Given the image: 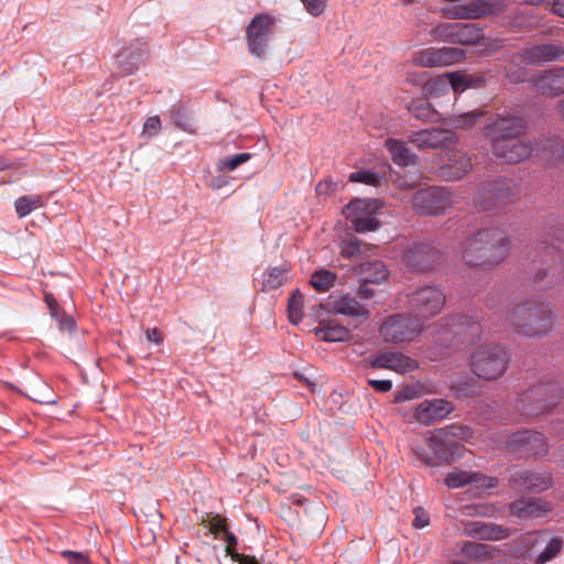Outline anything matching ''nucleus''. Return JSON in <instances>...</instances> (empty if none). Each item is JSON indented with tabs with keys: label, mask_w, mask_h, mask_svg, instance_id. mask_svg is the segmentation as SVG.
<instances>
[{
	"label": "nucleus",
	"mask_w": 564,
	"mask_h": 564,
	"mask_svg": "<svg viewBox=\"0 0 564 564\" xmlns=\"http://www.w3.org/2000/svg\"><path fill=\"white\" fill-rule=\"evenodd\" d=\"M511 240L499 228H485L468 237L463 245L462 254L469 267H494L509 254Z\"/></svg>",
	"instance_id": "obj_1"
},
{
	"label": "nucleus",
	"mask_w": 564,
	"mask_h": 564,
	"mask_svg": "<svg viewBox=\"0 0 564 564\" xmlns=\"http://www.w3.org/2000/svg\"><path fill=\"white\" fill-rule=\"evenodd\" d=\"M507 319L518 334L527 337L546 335L554 325L551 304L535 299L519 302L508 313Z\"/></svg>",
	"instance_id": "obj_2"
},
{
	"label": "nucleus",
	"mask_w": 564,
	"mask_h": 564,
	"mask_svg": "<svg viewBox=\"0 0 564 564\" xmlns=\"http://www.w3.org/2000/svg\"><path fill=\"white\" fill-rule=\"evenodd\" d=\"M492 147L494 154L507 163H519L534 154L550 164L564 165V140L547 139L535 142L512 140L498 142Z\"/></svg>",
	"instance_id": "obj_3"
},
{
	"label": "nucleus",
	"mask_w": 564,
	"mask_h": 564,
	"mask_svg": "<svg viewBox=\"0 0 564 564\" xmlns=\"http://www.w3.org/2000/svg\"><path fill=\"white\" fill-rule=\"evenodd\" d=\"M509 362L510 355L501 345L480 346L470 356L473 373L484 380H496L501 377Z\"/></svg>",
	"instance_id": "obj_4"
},
{
	"label": "nucleus",
	"mask_w": 564,
	"mask_h": 564,
	"mask_svg": "<svg viewBox=\"0 0 564 564\" xmlns=\"http://www.w3.org/2000/svg\"><path fill=\"white\" fill-rule=\"evenodd\" d=\"M563 388L557 381L540 382L528 389L520 398L519 406L529 416L551 411L563 398Z\"/></svg>",
	"instance_id": "obj_5"
},
{
	"label": "nucleus",
	"mask_w": 564,
	"mask_h": 564,
	"mask_svg": "<svg viewBox=\"0 0 564 564\" xmlns=\"http://www.w3.org/2000/svg\"><path fill=\"white\" fill-rule=\"evenodd\" d=\"M406 299L410 313L423 325L440 314L446 302L444 291L436 285L416 288L406 295Z\"/></svg>",
	"instance_id": "obj_6"
},
{
	"label": "nucleus",
	"mask_w": 564,
	"mask_h": 564,
	"mask_svg": "<svg viewBox=\"0 0 564 564\" xmlns=\"http://www.w3.org/2000/svg\"><path fill=\"white\" fill-rule=\"evenodd\" d=\"M519 194L517 184L508 178H498L484 183L475 194V205L491 210L512 203Z\"/></svg>",
	"instance_id": "obj_7"
},
{
	"label": "nucleus",
	"mask_w": 564,
	"mask_h": 564,
	"mask_svg": "<svg viewBox=\"0 0 564 564\" xmlns=\"http://www.w3.org/2000/svg\"><path fill=\"white\" fill-rule=\"evenodd\" d=\"M424 326L412 314H394L386 318L380 327V335L388 343H404L417 336Z\"/></svg>",
	"instance_id": "obj_8"
},
{
	"label": "nucleus",
	"mask_w": 564,
	"mask_h": 564,
	"mask_svg": "<svg viewBox=\"0 0 564 564\" xmlns=\"http://www.w3.org/2000/svg\"><path fill=\"white\" fill-rule=\"evenodd\" d=\"M275 20L273 17L257 14L246 29L248 51L251 55L263 58L269 50Z\"/></svg>",
	"instance_id": "obj_9"
},
{
	"label": "nucleus",
	"mask_w": 564,
	"mask_h": 564,
	"mask_svg": "<svg viewBox=\"0 0 564 564\" xmlns=\"http://www.w3.org/2000/svg\"><path fill=\"white\" fill-rule=\"evenodd\" d=\"M536 252L533 262H536L539 267L533 275V282H545L546 285H551L557 280L561 272L564 260L563 252L554 245H539Z\"/></svg>",
	"instance_id": "obj_10"
},
{
	"label": "nucleus",
	"mask_w": 564,
	"mask_h": 564,
	"mask_svg": "<svg viewBox=\"0 0 564 564\" xmlns=\"http://www.w3.org/2000/svg\"><path fill=\"white\" fill-rule=\"evenodd\" d=\"M455 203L452 193L445 187H429L417 191L412 198L413 209L420 215L443 214Z\"/></svg>",
	"instance_id": "obj_11"
},
{
	"label": "nucleus",
	"mask_w": 564,
	"mask_h": 564,
	"mask_svg": "<svg viewBox=\"0 0 564 564\" xmlns=\"http://www.w3.org/2000/svg\"><path fill=\"white\" fill-rule=\"evenodd\" d=\"M431 33L438 41L459 44H475L484 37L476 24L460 22L438 24Z\"/></svg>",
	"instance_id": "obj_12"
},
{
	"label": "nucleus",
	"mask_w": 564,
	"mask_h": 564,
	"mask_svg": "<svg viewBox=\"0 0 564 564\" xmlns=\"http://www.w3.org/2000/svg\"><path fill=\"white\" fill-rule=\"evenodd\" d=\"M525 120L517 116L498 117L485 128L486 137L491 145L498 142L512 141L522 135L525 131Z\"/></svg>",
	"instance_id": "obj_13"
},
{
	"label": "nucleus",
	"mask_w": 564,
	"mask_h": 564,
	"mask_svg": "<svg viewBox=\"0 0 564 564\" xmlns=\"http://www.w3.org/2000/svg\"><path fill=\"white\" fill-rule=\"evenodd\" d=\"M507 447L520 457L542 455L547 452L545 437L535 431H520L511 434Z\"/></svg>",
	"instance_id": "obj_14"
},
{
	"label": "nucleus",
	"mask_w": 564,
	"mask_h": 564,
	"mask_svg": "<svg viewBox=\"0 0 564 564\" xmlns=\"http://www.w3.org/2000/svg\"><path fill=\"white\" fill-rule=\"evenodd\" d=\"M464 57V51L458 47H427L414 53L412 62L420 67H438L456 64Z\"/></svg>",
	"instance_id": "obj_15"
},
{
	"label": "nucleus",
	"mask_w": 564,
	"mask_h": 564,
	"mask_svg": "<svg viewBox=\"0 0 564 564\" xmlns=\"http://www.w3.org/2000/svg\"><path fill=\"white\" fill-rule=\"evenodd\" d=\"M440 259V250L430 243H413L402 256V261L408 268L420 272L433 269Z\"/></svg>",
	"instance_id": "obj_16"
},
{
	"label": "nucleus",
	"mask_w": 564,
	"mask_h": 564,
	"mask_svg": "<svg viewBox=\"0 0 564 564\" xmlns=\"http://www.w3.org/2000/svg\"><path fill=\"white\" fill-rule=\"evenodd\" d=\"M518 56L528 65H539L549 62H556L564 58V45L561 43H542L524 46Z\"/></svg>",
	"instance_id": "obj_17"
},
{
	"label": "nucleus",
	"mask_w": 564,
	"mask_h": 564,
	"mask_svg": "<svg viewBox=\"0 0 564 564\" xmlns=\"http://www.w3.org/2000/svg\"><path fill=\"white\" fill-rule=\"evenodd\" d=\"M481 325L467 316H457L454 322L444 330V335H451L449 343L444 344L447 347H456L458 344H473L480 337Z\"/></svg>",
	"instance_id": "obj_18"
},
{
	"label": "nucleus",
	"mask_w": 564,
	"mask_h": 564,
	"mask_svg": "<svg viewBox=\"0 0 564 564\" xmlns=\"http://www.w3.org/2000/svg\"><path fill=\"white\" fill-rule=\"evenodd\" d=\"M408 139L409 142L421 150L449 148L457 141L454 132L443 129L415 131L412 132Z\"/></svg>",
	"instance_id": "obj_19"
},
{
	"label": "nucleus",
	"mask_w": 564,
	"mask_h": 564,
	"mask_svg": "<svg viewBox=\"0 0 564 564\" xmlns=\"http://www.w3.org/2000/svg\"><path fill=\"white\" fill-rule=\"evenodd\" d=\"M318 310L358 318L360 322H365L370 315L369 311L349 294L332 299L328 302L321 304Z\"/></svg>",
	"instance_id": "obj_20"
},
{
	"label": "nucleus",
	"mask_w": 564,
	"mask_h": 564,
	"mask_svg": "<svg viewBox=\"0 0 564 564\" xmlns=\"http://www.w3.org/2000/svg\"><path fill=\"white\" fill-rule=\"evenodd\" d=\"M369 209L370 204L362 199H356L346 206V217L357 232H369L379 228L380 223L369 213Z\"/></svg>",
	"instance_id": "obj_21"
},
{
	"label": "nucleus",
	"mask_w": 564,
	"mask_h": 564,
	"mask_svg": "<svg viewBox=\"0 0 564 564\" xmlns=\"http://www.w3.org/2000/svg\"><path fill=\"white\" fill-rule=\"evenodd\" d=\"M370 367L376 369H388L398 373L414 371L419 364L411 357L395 351H386L367 360Z\"/></svg>",
	"instance_id": "obj_22"
},
{
	"label": "nucleus",
	"mask_w": 564,
	"mask_h": 564,
	"mask_svg": "<svg viewBox=\"0 0 564 564\" xmlns=\"http://www.w3.org/2000/svg\"><path fill=\"white\" fill-rule=\"evenodd\" d=\"M510 482L519 491L541 492L551 487L552 477L545 473L518 469L512 474Z\"/></svg>",
	"instance_id": "obj_23"
},
{
	"label": "nucleus",
	"mask_w": 564,
	"mask_h": 564,
	"mask_svg": "<svg viewBox=\"0 0 564 564\" xmlns=\"http://www.w3.org/2000/svg\"><path fill=\"white\" fill-rule=\"evenodd\" d=\"M445 484L448 488H460L466 485H475L478 489H491L498 486V479L481 473H471L454 469L447 474Z\"/></svg>",
	"instance_id": "obj_24"
},
{
	"label": "nucleus",
	"mask_w": 564,
	"mask_h": 564,
	"mask_svg": "<svg viewBox=\"0 0 564 564\" xmlns=\"http://www.w3.org/2000/svg\"><path fill=\"white\" fill-rule=\"evenodd\" d=\"M454 411L453 404L444 399L424 400L416 408L414 417L417 422L429 425L445 419Z\"/></svg>",
	"instance_id": "obj_25"
},
{
	"label": "nucleus",
	"mask_w": 564,
	"mask_h": 564,
	"mask_svg": "<svg viewBox=\"0 0 564 564\" xmlns=\"http://www.w3.org/2000/svg\"><path fill=\"white\" fill-rule=\"evenodd\" d=\"M426 443L434 456L446 464H451L463 456V446L459 443H451L445 434L438 431H435L426 440Z\"/></svg>",
	"instance_id": "obj_26"
},
{
	"label": "nucleus",
	"mask_w": 564,
	"mask_h": 564,
	"mask_svg": "<svg viewBox=\"0 0 564 564\" xmlns=\"http://www.w3.org/2000/svg\"><path fill=\"white\" fill-rule=\"evenodd\" d=\"M534 88L544 96L555 97L564 93V67L544 70L533 79Z\"/></svg>",
	"instance_id": "obj_27"
},
{
	"label": "nucleus",
	"mask_w": 564,
	"mask_h": 564,
	"mask_svg": "<svg viewBox=\"0 0 564 564\" xmlns=\"http://www.w3.org/2000/svg\"><path fill=\"white\" fill-rule=\"evenodd\" d=\"M532 547L544 546L543 550L538 554L535 564H545L546 562L556 557L564 545V542L558 536L551 535L547 531H541L530 538Z\"/></svg>",
	"instance_id": "obj_28"
},
{
	"label": "nucleus",
	"mask_w": 564,
	"mask_h": 564,
	"mask_svg": "<svg viewBox=\"0 0 564 564\" xmlns=\"http://www.w3.org/2000/svg\"><path fill=\"white\" fill-rule=\"evenodd\" d=\"M470 158L462 151H453L447 154L446 162L441 166V174L448 181H456L465 176L471 170Z\"/></svg>",
	"instance_id": "obj_29"
},
{
	"label": "nucleus",
	"mask_w": 564,
	"mask_h": 564,
	"mask_svg": "<svg viewBox=\"0 0 564 564\" xmlns=\"http://www.w3.org/2000/svg\"><path fill=\"white\" fill-rule=\"evenodd\" d=\"M550 510V505L538 498H522L510 505V512L522 519L539 518Z\"/></svg>",
	"instance_id": "obj_30"
},
{
	"label": "nucleus",
	"mask_w": 564,
	"mask_h": 564,
	"mask_svg": "<svg viewBox=\"0 0 564 564\" xmlns=\"http://www.w3.org/2000/svg\"><path fill=\"white\" fill-rule=\"evenodd\" d=\"M316 318L319 321V326L314 329L315 335L324 341L336 343L346 341L351 337L350 330L347 327L334 324L333 322H325L321 318L319 310L317 308Z\"/></svg>",
	"instance_id": "obj_31"
},
{
	"label": "nucleus",
	"mask_w": 564,
	"mask_h": 564,
	"mask_svg": "<svg viewBox=\"0 0 564 564\" xmlns=\"http://www.w3.org/2000/svg\"><path fill=\"white\" fill-rule=\"evenodd\" d=\"M147 52L145 44L138 43L135 48L129 47L118 54V65L123 75L132 74Z\"/></svg>",
	"instance_id": "obj_32"
},
{
	"label": "nucleus",
	"mask_w": 564,
	"mask_h": 564,
	"mask_svg": "<svg viewBox=\"0 0 564 564\" xmlns=\"http://www.w3.org/2000/svg\"><path fill=\"white\" fill-rule=\"evenodd\" d=\"M386 148L391 154L392 161L400 166L414 165L416 155L411 152L405 142L389 138L384 142Z\"/></svg>",
	"instance_id": "obj_33"
},
{
	"label": "nucleus",
	"mask_w": 564,
	"mask_h": 564,
	"mask_svg": "<svg viewBox=\"0 0 564 564\" xmlns=\"http://www.w3.org/2000/svg\"><path fill=\"white\" fill-rule=\"evenodd\" d=\"M360 274L362 281L372 284H380L387 280L389 271L381 261L367 262L361 265Z\"/></svg>",
	"instance_id": "obj_34"
},
{
	"label": "nucleus",
	"mask_w": 564,
	"mask_h": 564,
	"mask_svg": "<svg viewBox=\"0 0 564 564\" xmlns=\"http://www.w3.org/2000/svg\"><path fill=\"white\" fill-rule=\"evenodd\" d=\"M286 267H275L269 269L263 276V283L261 290L263 292H270L281 288L288 280Z\"/></svg>",
	"instance_id": "obj_35"
},
{
	"label": "nucleus",
	"mask_w": 564,
	"mask_h": 564,
	"mask_svg": "<svg viewBox=\"0 0 564 564\" xmlns=\"http://www.w3.org/2000/svg\"><path fill=\"white\" fill-rule=\"evenodd\" d=\"M170 117L178 128L189 133H195L194 119L183 105H173L170 109Z\"/></svg>",
	"instance_id": "obj_36"
},
{
	"label": "nucleus",
	"mask_w": 564,
	"mask_h": 564,
	"mask_svg": "<svg viewBox=\"0 0 564 564\" xmlns=\"http://www.w3.org/2000/svg\"><path fill=\"white\" fill-rule=\"evenodd\" d=\"M408 110L417 119L422 121L434 122L437 121L438 113L434 110L432 105L425 100H412L408 105Z\"/></svg>",
	"instance_id": "obj_37"
},
{
	"label": "nucleus",
	"mask_w": 564,
	"mask_h": 564,
	"mask_svg": "<svg viewBox=\"0 0 564 564\" xmlns=\"http://www.w3.org/2000/svg\"><path fill=\"white\" fill-rule=\"evenodd\" d=\"M43 205L44 202L40 195L21 196L14 202L15 212L20 218L28 216Z\"/></svg>",
	"instance_id": "obj_38"
},
{
	"label": "nucleus",
	"mask_w": 564,
	"mask_h": 564,
	"mask_svg": "<svg viewBox=\"0 0 564 564\" xmlns=\"http://www.w3.org/2000/svg\"><path fill=\"white\" fill-rule=\"evenodd\" d=\"M482 115L484 111L481 110H471L459 115H453L447 119V123L456 129H468L474 127Z\"/></svg>",
	"instance_id": "obj_39"
},
{
	"label": "nucleus",
	"mask_w": 564,
	"mask_h": 564,
	"mask_svg": "<svg viewBox=\"0 0 564 564\" xmlns=\"http://www.w3.org/2000/svg\"><path fill=\"white\" fill-rule=\"evenodd\" d=\"M304 296L296 290L290 297L288 304L289 319L292 324H299L303 319Z\"/></svg>",
	"instance_id": "obj_40"
},
{
	"label": "nucleus",
	"mask_w": 564,
	"mask_h": 564,
	"mask_svg": "<svg viewBox=\"0 0 564 564\" xmlns=\"http://www.w3.org/2000/svg\"><path fill=\"white\" fill-rule=\"evenodd\" d=\"M335 280V273L329 270H319L312 274L311 285L319 292H326L330 286H333Z\"/></svg>",
	"instance_id": "obj_41"
},
{
	"label": "nucleus",
	"mask_w": 564,
	"mask_h": 564,
	"mask_svg": "<svg viewBox=\"0 0 564 564\" xmlns=\"http://www.w3.org/2000/svg\"><path fill=\"white\" fill-rule=\"evenodd\" d=\"M437 431L440 433H444L445 437L448 438L451 443H459V441H466L473 435L471 430L465 425H449Z\"/></svg>",
	"instance_id": "obj_42"
},
{
	"label": "nucleus",
	"mask_w": 564,
	"mask_h": 564,
	"mask_svg": "<svg viewBox=\"0 0 564 564\" xmlns=\"http://www.w3.org/2000/svg\"><path fill=\"white\" fill-rule=\"evenodd\" d=\"M250 158H251V154L247 153V152L239 153V154H236L232 156L224 158L217 163V170L219 172H231V171L236 170L238 166H240L241 164L248 162L250 160Z\"/></svg>",
	"instance_id": "obj_43"
},
{
	"label": "nucleus",
	"mask_w": 564,
	"mask_h": 564,
	"mask_svg": "<svg viewBox=\"0 0 564 564\" xmlns=\"http://www.w3.org/2000/svg\"><path fill=\"white\" fill-rule=\"evenodd\" d=\"M487 546L485 544L475 542H464L460 549V554L469 561H478L487 555Z\"/></svg>",
	"instance_id": "obj_44"
},
{
	"label": "nucleus",
	"mask_w": 564,
	"mask_h": 564,
	"mask_svg": "<svg viewBox=\"0 0 564 564\" xmlns=\"http://www.w3.org/2000/svg\"><path fill=\"white\" fill-rule=\"evenodd\" d=\"M476 533V538L481 540H499L506 538L508 535V530L500 525L485 524L482 523V528L480 531H474Z\"/></svg>",
	"instance_id": "obj_45"
},
{
	"label": "nucleus",
	"mask_w": 564,
	"mask_h": 564,
	"mask_svg": "<svg viewBox=\"0 0 564 564\" xmlns=\"http://www.w3.org/2000/svg\"><path fill=\"white\" fill-rule=\"evenodd\" d=\"M447 90V79L446 77H436L432 78L424 83L423 85V94L426 97H436L442 95Z\"/></svg>",
	"instance_id": "obj_46"
},
{
	"label": "nucleus",
	"mask_w": 564,
	"mask_h": 564,
	"mask_svg": "<svg viewBox=\"0 0 564 564\" xmlns=\"http://www.w3.org/2000/svg\"><path fill=\"white\" fill-rule=\"evenodd\" d=\"M361 252V241L355 236H348L340 243V253L346 258H352Z\"/></svg>",
	"instance_id": "obj_47"
},
{
	"label": "nucleus",
	"mask_w": 564,
	"mask_h": 564,
	"mask_svg": "<svg viewBox=\"0 0 564 564\" xmlns=\"http://www.w3.org/2000/svg\"><path fill=\"white\" fill-rule=\"evenodd\" d=\"M447 85L449 84L454 91H464L467 89V73H451L446 76Z\"/></svg>",
	"instance_id": "obj_48"
},
{
	"label": "nucleus",
	"mask_w": 564,
	"mask_h": 564,
	"mask_svg": "<svg viewBox=\"0 0 564 564\" xmlns=\"http://www.w3.org/2000/svg\"><path fill=\"white\" fill-rule=\"evenodd\" d=\"M531 18L525 11H517L509 19V25L518 29H533L534 24L529 22L528 19Z\"/></svg>",
	"instance_id": "obj_49"
},
{
	"label": "nucleus",
	"mask_w": 564,
	"mask_h": 564,
	"mask_svg": "<svg viewBox=\"0 0 564 564\" xmlns=\"http://www.w3.org/2000/svg\"><path fill=\"white\" fill-rule=\"evenodd\" d=\"M301 2L310 14L318 17L325 11L327 0H301Z\"/></svg>",
	"instance_id": "obj_50"
},
{
	"label": "nucleus",
	"mask_w": 564,
	"mask_h": 564,
	"mask_svg": "<svg viewBox=\"0 0 564 564\" xmlns=\"http://www.w3.org/2000/svg\"><path fill=\"white\" fill-rule=\"evenodd\" d=\"M350 182H359L368 185H375L378 182V176L375 173L358 171L349 175Z\"/></svg>",
	"instance_id": "obj_51"
},
{
	"label": "nucleus",
	"mask_w": 564,
	"mask_h": 564,
	"mask_svg": "<svg viewBox=\"0 0 564 564\" xmlns=\"http://www.w3.org/2000/svg\"><path fill=\"white\" fill-rule=\"evenodd\" d=\"M61 555L67 560L68 564H90L88 556L80 552L65 550Z\"/></svg>",
	"instance_id": "obj_52"
},
{
	"label": "nucleus",
	"mask_w": 564,
	"mask_h": 564,
	"mask_svg": "<svg viewBox=\"0 0 564 564\" xmlns=\"http://www.w3.org/2000/svg\"><path fill=\"white\" fill-rule=\"evenodd\" d=\"M209 531L214 535H219V534L224 535L226 533V531H228L226 520L224 518H221L219 514L214 516L209 520Z\"/></svg>",
	"instance_id": "obj_53"
},
{
	"label": "nucleus",
	"mask_w": 564,
	"mask_h": 564,
	"mask_svg": "<svg viewBox=\"0 0 564 564\" xmlns=\"http://www.w3.org/2000/svg\"><path fill=\"white\" fill-rule=\"evenodd\" d=\"M161 130V120L158 116L149 117L143 126V133L150 137L156 135Z\"/></svg>",
	"instance_id": "obj_54"
},
{
	"label": "nucleus",
	"mask_w": 564,
	"mask_h": 564,
	"mask_svg": "<svg viewBox=\"0 0 564 564\" xmlns=\"http://www.w3.org/2000/svg\"><path fill=\"white\" fill-rule=\"evenodd\" d=\"M414 520H413V527L422 529L430 523V517L429 513L421 507H417L414 509Z\"/></svg>",
	"instance_id": "obj_55"
},
{
	"label": "nucleus",
	"mask_w": 564,
	"mask_h": 564,
	"mask_svg": "<svg viewBox=\"0 0 564 564\" xmlns=\"http://www.w3.org/2000/svg\"><path fill=\"white\" fill-rule=\"evenodd\" d=\"M368 384L378 392H388L392 388V381L386 380V379L384 380L369 379Z\"/></svg>",
	"instance_id": "obj_56"
},
{
	"label": "nucleus",
	"mask_w": 564,
	"mask_h": 564,
	"mask_svg": "<svg viewBox=\"0 0 564 564\" xmlns=\"http://www.w3.org/2000/svg\"><path fill=\"white\" fill-rule=\"evenodd\" d=\"M467 88H477L481 87L485 84V76L481 74H467Z\"/></svg>",
	"instance_id": "obj_57"
},
{
	"label": "nucleus",
	"mask_w": 564,
	"mask_h": 564,
	"mask_svg": "<svg viewBox=\"0 0 564 564\" xmlns=\"http://www.w3.org/2000/svg\"><path fill=\"white\" fill-rule=\"evenodd\" d=\"M370 283L364 281L357 294L362 300H369L375 296V291L369 286Z\"/></svg>",
	"instance_id": "obj_58"
},
{
	"label": "nucleus",
	"mask_w": 564,
	"mask_h": 564,
	"mask_svg": "<svg viewBox=\"0 0 564 564\" xmlns=\"http://www.w3.org/2000/svg\"><path fill=\"white\" fill-rule=\"evenodd\" d=\"M335 186L336 185L330 180H325L317 184L316 192L318 194H328L329 192L334 191Z\"/></svg>",
	"instance_id": "obj_59"
},
{
	"label": "nucleus",
	"mask_w": 564,
	"mask_h": 564,
	"mask_svg": "<svg viewBox=\"0 0 564 564\" xmlns=\"http://www.w3.org/2000/svg\"><path fill=\"white\" fill-rule=\"evenodd\" d=\"M234 561L238 562L239 564H260L254 556L246 554L234 555Z\"/></svg>",
	"instance_id": "obj_60"
},
{
	"label": "nucleus",
	"mask_w": 564,
	"mask_h": 564,
	"mask_svg": "<svg viewBox=\"0 0 564 564\" xmlns=\"http://www.w3.org/2000/svg\"><path fill=\"white\" fill-rule=\"evenodd\" d=\"M145 335L149 341H153L155 344H160L162 341V336L158 328L148 329Z\"/></svg>",
	"instance_id": "obj_61"
},
{
	"label": "nucleus",
	"mask_w": 564,
	"mask_h": 564,
	"mask_svg": "<svg viewBox=\"0 0 564 564\" xmlns=\"http://www.w3.org/2000/svg\"><path fill=\"white\" fill-rule=\"evenodd\" d=\"M551 11L564 18V0H553Z\"/></svg>",
	"instance_id": "obj_62"
},
{
	"label": "nucleus",
	"mask_w": 564,
	"mask_h": 564,
	"mask_svg": "<svg viewBox=\"0 0 564 564\" xmlns=\"http://www.w3.org/2000/svg\"><path fill=\"white\" fill-rule=\"evenodd\" d=\"M414 453H415V456L421 460L423 462L425 465H435L434 463V458L431 457L430 455L419 451V449H414Z\"/></svg>",
	"instance_id": "obj_63"
},
{
	"label": "nucleus",
	"mask_w": 564,
	"mask_h": 564,
	"mask_svg": "<svg viewBox=\"0 0 564 564\" xmlns=\"http://www.w3.org/2000/svg\"><path fill=\"white\" fill-rule=\"evenodd\" d=\"M480 528H482V523L480 522H470L465 528V533L470 536L476 538V533L474 531H480Z\"/></svg>",
	"instance_id": "obj_64"
}]
</instances>
